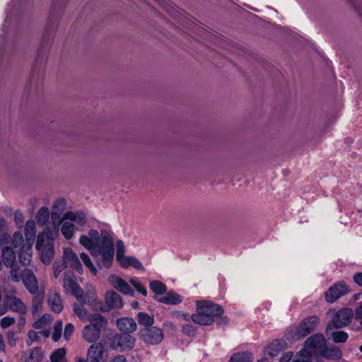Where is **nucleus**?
Listing matches in <instances>:
<instances>
[{"label":"nucleus","mask_w":362,"mask_h":362,"mask_svg":"<svg viewBox=\"0 0 362 362\" xmlns=\"http://www.w3.org/2000/svg\"><path fill=\"white\" fill-rule=\"evenodd\" d=\"M79 243L90 251L100 268L112 266L115 254L114 241L108 230L101 229L99 233L97 230L90 229L88 235H81Z\"/></svg>","instance_id":"nucleus-1"},{"label":"nucleus","mask_w":362,"mask_h":362,"mask_svg":"<svg viewBox=\"0 0 362 362\" xmlns=\"http://www.w3.org/2000/svg\"><path fill=\"white\" fill-rule=\"evenodd\" d=\"M197 313L192 315L194 322L201 325H211L215 322V317L221 315L223 308L210 301H197Z\"/></svg>","instance_id":"nucleus-2"},{"label":"nucleus","mask_w":362,"mask_h":362,"mask_svg":"<svg viewBox=\"0 0 362 362\" xmlns=\"http://www.w3.org/2000/svg\"><path fill=\"white\" fill-rule=\"evenodd\" d=\"M89 324L82 331L83 339L88 343H95L101 336L108 325L107 319L100 313L89 315Z\"/></svg>","instance_id":"nucleus-3"},{"label":"nucleus","mask_w":362,"mask_h":362,"mask_svg":"<svg viewBox=\"0 0 362 362\" xmlns=\"http://www.w3.org/2000/svg\"><path fill=\"white\" fill-rule=\"evenodd\" d=\"M319 325V318L316 315H310L304 318L300 323L288 330L287 339L298 341L313 333Z\"/></svg>","instance_id":"nucleus-4"},{"label":"nucleus","mask_w":362,"mask_h":362,"mask_svg":"<svg viewBox=\"0 0 362 362\" xmlns=\"http://www.w3.org/2000/svg\"><path fill=\"white\" fill-rule=\"evenodd\" d=\"M319 325V318L316 315H310L304 318L300 323L288 330L287 339L298 341L313 333Z\"/></svg>","instance_id":"nucleus-5"},{"label":"nucleus","mask_w":362,"mask_h":362,"mask_svg":"<svg viewBox=\"0 0 362 362\" xmlns=\"http://www.w3.org/2000/svg\"><path fill=\"white\" fill-rule=\"evenodd\" d=\"M150 289L154 293L153 299L166 305H177L181 302L180 296L173 291L167 293L166 285L158 280H153L149 283Z\"/></svg>","instance_id":"nucleus-6"},{"label":"nucleus","mask_w":362,"mask_h":362,"mask_svg":"<svg viewBox=\"0 0 362 362\" xmlns=\"http://www.w3.org/2000/svg\"><path fill=\"white\" fill-rule=\"evenodd\" d=\"M35 248L40 253L42 262L45 264H50L54 254L52 240L45 233H40L37 236Z\"/></svg>","instance_id":"nucleus-7"},{"label":"nucleus","mask_w":362,"mask_h":362,"mask_svg":"<svg viewBox=\"0 0 362 362\" xmlns=\"http://www.w3.org/2000/svg\"><path fill=\"white\" fill-rule=\"evenodd\" d=\"M354 317V312L349 308L338 310L333 319L327 326V332L332 329H339L349 325Z\"/></svg>","instance_id":"nucleus-8"},{"label":"nucleus","mask_w":362,"mask_h":362,"mask_svg":"<svg viewBox=\"0 0 362 362\" xmlns=\"http://www.w3.org/2000/svg\"><path fill=\"white\" fill-rule=\"evenodd\" d=\"M139 338L146 344L156 345L163 339V332L156 327H144L139 332Z\"/></svg>","instance_id":"nucleus-9"},{"label":"nucleus","mask_w":362,"mask_h":362,"mask_svg":"<svg viewBox=\"0 0 362 362\" xmlns=\"http://www.w3.org/2000/svg\"><path fill=\"white\" fill-rule=\"evenodd\" d=\"M63 287L66 293H71L76 299L81 298L83 289L78 284L77 279L72 272L65 273Z\"/></svg>","instance_id":"nucleus-10"},{"label":"nucleus","mask_w":362,"mask_h":362,"mask_svg":"<svg viewBox=\"0 0 362 362\" xmlns=\"http://www.w3.org/2000/svg\"><path fill=\"white\" fill-rule=\"evenodd\" d=\"M349 293V289L344 281H339L330 286L325 293L327 302L333 303L343 296Z\"/></svg>","instance_id":"nucleus-11"},{"label":"nucleus","mask_w":362,"mask_h":362,"mask_svg":"<svg viewBox=\"0 0 362 362\" xmlns=\"http://www.w3.org/2000/svg\"><path fill=\"white\" fill-rule=\"evenodd\" d=\"M13 293L5 294L4 296V305L8 308L12 312L18 313L21 315H24L27 313V307L23 301L17 298Z\"/></svg>","instance_id":"nucleus-12"},{"label":"nucleus","mask_w":362,"mask_h":362,"mask_svg":"<svg viewBox=\"0 0 362 362\" xmlns=\"http://www.w3.org/2000/svg\"><path fill=\"white\" fill-rule=\"evenodd\" d=\"M287 347V343L284 339H275L269 344L264 349V357L269 361L283 352Z\"/></svg>","instance_id":"nucleus-13"},{"label":"nucleus","mask_w":362,"mask_h":362,"mask_svg":"<svg viewBox=\"0 0 362 362\" xmlns=\"http://www.w3.org/2000/svg\"><path fill=\"white\" fill-rule=\"evenodd\" d=\"M305 346L308 349L313 351V355L320 356L322 350H325L326 346V339L322 334H315L308 337L305 342Z\"/></svg>","instance_id":"nucleus-14"},{"label":"nucleus","mask_w":362,"mask_h":362,"mask_svg":"<svg viewBox=\"0 0 362 362\" xmlns=\"http://www.w3.org/2000/svg\"><path fill=\"white\" fill-rule=\"evenodd\" d=\"M63 262L66 267H70L77 271L79 274L83 273V267L77 255L71 248H65L64 250Z\"/></svg>","instance_id":"nucleus-15"},{"label":"nucleus","mask_w":362,"mask_h":362,"mask_svg":"<svg viewBox=\"0 0 362 362\" xmlns=\"http://www.w3.org/2000/svg\"><path fill=\"white\" fill-rule=\"evenodd\" d=\"M113 341L122 349L131 350L135 346L136 339L130 333L122 332L115 335Z\"/></svg>","instance_id":"nucleus-16"},{"label":"nucleus","mask_w":362,"mask_h":362,"mask_svg":"<svg viewBox=\"0 0 362 362\" xmlns=\"http://www.w3.org/2000/svg\"><path fill=\"white\" fill-rule=\"evenodd\" d=\"M23 284L28 291L32 294L38 293L39 286L36 276L31 270L24 269L23 271Z\"/></svg>","instance_id":"nucleus-17"},{"label":"nucleus","mask_w":362,"mask_h":362,"mask_svg":"<svg viewBox=\"0 0 362 362\" xmlns=\"http://www.w3.org/2000/svg\"><path fill=\"white\" fill-rule=\"evenodd\" d=\"M81 304H88L90 305L93 310L106 312L107 310L105 305L101 301H98L97 297L94 293L84 294L83 291L81 293V298L77 299Z\"/></svg>","instance_id":"nucleus-18"},{"label":"nucleus","mask_w":362,"mask_h":362,"mask_svg":"<svg viewBox=\"0 0 362 362\" xmlns=\"http://www.w3.org/2000/svg\"><path fill=\"white\" fill-rule=\"evenodd\" d=\"M110 281L112 286L120 293L124 295H129L134 296V291L130 287V286L121 277L112 275L110 277Z\"/></svg>","instance_id":"nucleus-19"},{"label":"nucleus","mask_w":362,"mask_h":362,"mask_svg":"<svg viewBox=\"0 0 362 362\" xmlns=\"http://www.w3.org/2000/svg\"><path fill=\"white\" fill-rule=\"evenodd\" d=\"M105 351V346L101 343L92 344L87 352V360L88 362H100Z\"/></svg>","instance_id":"nucleus-20"},{"label":"nucleus","mask_w":362,"mask_h":362,"mask_svg":"<svg viewBox=\"0 0 362 362\" xmlns=\"http://www.w3.org/2000/svg\"><path fill=\"white\" fill-rule=\"evenodd\" d=\"M47 303L51 310L56 313H60L64 308L63 300L59 293L49 292Z\"/></svg>","instance_id":"nucleus-21"},{"label":"nucleus","mask_w":362,"mask_h":362,"mask_svg":"<svg viewBox=\"0 0 362 362\" xmlns=\"http://www.w3.org/2000/svg\"><path fill=\"white\" fill-rule=\"evenodd\" d=\"M105 302L107 308H121L123 305L121 296L114 291H109L105 293Z\"/></svg>","instance_id":"nucleus-22"},{"label":"nucleus","mask_w":362,"mask_h":362,"mask_svg":"<svg viewBox=\"0 0 362 362\" xmlns=\"http://www.w3.org/2000/svg\"><path fill=\"white\" fill-rule=\"evenodd\" d=\"M117 326L122 332L132 333L136 331L137 325L135 320L130 317H122L117 320Z\"/></svg>","instance_id":"nucleus-23"},{"label":"nucleus","mask_w":362,"mask_h":362,"mask_svg":"<svg viewBox=\"0 0 362 362\" xmlns=\"http://www.w3.org/2000/svg\"><path fill=\"white\" fill-rule=\"evenodd\" d=\"M32 243H26L23 244L18 253V259L23 266H28L30 264L32 259Z\"/></svg>","instance_id":"nucleus-24"},{"label":"nucleus","mask_w":362,"mask_h":362,"mask_svg":"<svg viewBox=\"0 0 362 362\" xmlns=\"http://www.w3.org/2000/svg\"><path fill=\"white\" fill-rule=\"evenodd\" d=\"M320 357L325 358L329 360L337 361L341 358L342 352L341 349L336 346L328 348L326 345L325 350H322Z\"/></svg>","instance_id":"nucleus-25"},{"label":"nucleus","mask_w":362,"mask_h":362,"mask_svg":"<svg viewBox=\"0 0 362 362\" xmlns=\"http://www.w3.org/2000/svg\"><path fill=\"white\" fill-rule=\"evenodd\" d=\"M2 262L4 264L8 267L14 266L16 263V254L11 247H5L1 252Z\"/></svg>","instance_id":"nucleus-26"},{"label":"nucleus","mask_w":362,"mask_h":362,"mask_svg":"<svg viewBox=\"0 0 362 362\" xmlns=\"http://www.w3.org/2000/svg\"><path fill=\"white\" fill-rule=\"evenodd\" d=\"M118 262L123 268L132 267L139 270H144L143 264L134 256L124 257Z\"/></svg>","instance_id":"nucleus-27"},{"label":"nucleus","mask_w":362,"mask_h":362,"mask_svg":"<svg viewBox=\"0 0 362 362\" xmlns=\"http://www.w3.org/2000/svg\"><path fill=\"white\" fill-rule=\"evenodd\" d=\"M63 218L64 219L74 221L80 226L85 225L87 221L86 216L82 211H77V212L69 211L64 214Z\"/></svg>","instance_id":"nucleus-28"},{"label":"nucleus","mask_w":362,"mask_h":362,"mask_svg":"<svg viewBox=\"0 0 362 362\" xmlns=\"http://www.w3.org/2000/svg\"><path fill=\"white\" fill-rule=\"evenodd\" d=\"M25 235L26 238V243L33 244L36 236V224L35 222L32 219L28 220L25 223Z\"/></svg>","instance_id":"nucleus-29"},{"label":"nucleus","mask_w":362,"mask_h":362,"mask_svg":"<svg viewBox=\"0 0 362 362\" xmlns=\"http://www.w3.org/2000/svg\"><path fill=\"white\" fill-rule=\"evenodd\" d=\"M325 333L327 337L335 343H344L349 338V334L344 331H334V329H332L327 332L326 329Z\"/></svg>","instance_id":"nucleus-30"},{"label":"nucleus","mask_w":362,"mask_h":362,"mask_svg":"<svg viewBox=\"0 0 362 362\" xmlns=\"http://www.w3.org/2000/svg\"><path fill=\"white\" fill-rule=\"evenodd\" d=\"M32 300V314L33 316L39 315L42 311L44 294L38 293L33 294Z\"/></svg>","instance_id":"nucleus-31"},{"label":"nucleus","mask_w":362,"mask_h":362,"mask_svg":"<svg viewBox=\"0 0 362 362\" xmlns=\"http://www.w3.org/2000/svg\"><path fill=\"white\" fill-rule=\"evenodd\" d=\"M254 356L250 351H242L234 354L230 358L229 362H252Z\"/></svg>","instance_id":"nucleus-32"},{"label":"nucleus","mask_w":362,"mask_h":362,"mask_svg":"<svg viewBox=\"0 0 362 362\" xmlns=\"http://www.w3.org/2000/svg\"><path fill=\"white\" fill-rule=\"evenodd\" d=\"M138 323L144 327H151L154 324V316L144 312H139L136 315Z\"/></svg>","instance_id":"nucleus-33"},{"label":"nucleus","mask_w":362,"mask_h":362,"mask_svg":"<svg viewBox=\"0 0 362 362\" xmlns=\"http://www.w3.org/2000/svg\"><path fill=\"white\" fill-rule=\"evenodd\" d=\"M299 356L302 361L306 362H325L324 359L320 356L313 355V354L308 349H303L299 351Z\"/></svg>","instance_id":"nucleus-34"},{"label":"nucleus","mask_w":362,"mask_h":362,"mask_svg":"<svg viewBox=\"0 0 362 362\" xmlns=\"http://www.w3.org/2000/svg\"><path fill=\"white\" fill-rule=\"evenodd\" d=\"M58 20L53 19L52 13L49 15L48 22L47 23L45 31L42 37L43 43L45 42L47 38L49 37L52 33L55 30Z\"/></svg>","instance_id":"nucleus-35"},{"label":"nucleus","mask_w":362,"mask_h":362,"mask_svg":"<svg viewBox=\"0 0 362 362\" xmlns=\"http://www.w3.org/2000/svg\"><path fill=\"white\" fill-rule=\"evenodd\" d=\"M44 357V353L42 348L35 347L30 353V355L24 362H40Z\"/></svg>","instance_id":"nucleus-36"},{"label":"nucleus","mask_w":362,"mask_h":362,"mask_svg":"<svg viewBox=\"0 0 362 362\" xmlns=\"http://www.w3.org/2000/svg\"><path fill=\"white\" fill-rule=\"evenodd\" d=\"M75 226L72 222L65 221L62 223L61 232L66 240H70L74 235Z\"/></svg>","instance_id":"nucleus-37"},{"label":"nucleus","mask_w":362,"mask_h":362,"mask_svg":"<svg viewBox=\"0 0 362 362\" xmlns=\"http://www.w3.org/2000/svg\"><path fill=\"white\" fill-rule=\"evenodd\" d=\"M49 218V211L46 206H42L37 214L36 220L40 226L45 225Z\"/></svg>","instance_id":"nucleus-38"},{"label":"nucleus","mask_w":362,"mask_h":362,"mask_svg":"<svg viewBox=\"0 0 362 362\" xmlns=\"http://www.w3.org/2000/svg\"><path fill=\"white\" fill-rule=\"evenodd\" d=\"M6 227V221L4 218L0 219V246L7 244L10 240V235L5 230Z\"/></svg>","instance_id":"nucleus-39"},{"label":"nucleus","mask_w":362,"mask_h":362,"mask_svg":"<svg viewBox=\"0 0 362 362\" xmlns=\"http://www.w3.org/2000/svg\"><path fill=\"white\" fill-rule=\"evenodd\" d=\"M66 349L59 348L56 349L50 356L51 362H64Z\"/></svg>","instance_id":"nucleus-40"},{"label":"nucleus","mask_w":362,"mask_h":362,"mask_svg":"<svg viewBox=\"0 0 362 362\" xmlns=\"http://www.w3.org/2000/svg\"><path fill=\"white\" fill-rule=\"evenodd\" d=\"M83 304L78 305L77 303L73 304V310L74 314L81 320H84L86 318L88 319L89 315H88V311L83 307Z\"/></svg>","instance_id":"nucleus-41"},{"label":"nucleus","mask_w":362,"mask_h":362,"mask_svg":"<svg viewBox=\"0 0 362 362\" xmlns=\"http://www.w3.org/2000/svg\"><path fill=\"white\" fill-rule=\"evenodd\" d=\"M80 257L85 264V266L91 272V273L94 275L97 274V269L93 262L90 260L89 256L85 252H82L80 254Z\"/></svg>","instance_id":"nucleus-42"},{"label":"nucleus","mask_w":362,"mask_h":362,"mask_svg":"<svg viewBox=\"0 0 362 362\" xmlns=\"http://www.w3.org/2000/svg\"><path fill=\"white\" fill-rule=\"evenodd\" d=\"M62 322L59 320L56 322L54 327L52 339L54 341H58L62 336Z\"/></svg>","instance_id":"nucleus-43"},{"label":"nucleus","mask_w":362,"mask_h":362,"mask_svg":"<svg viewBox=\"0 0 362 362\" xmlns=\"http://www.w3.org/2000/svg\"><path fill=\"white\" fill-rule=\"evenodd\" d=\"M11 268V278L15 282H18L23 279V272L21 273L18 268L15 265L9 267Z\"/></svg>","instance_id":"nucleus-44"},{"label":"nucleus","mask_w":362,"mask_h":362,"mask_svg":"<svg viewBox=\"0 0 362 362\" xmlns=\"http://www.w3.org/2000/svg\"><path fill=\"white\" fill-rule=\"evenodd\" d=\"M23 237L21 232L16 231L13 233V239H12V245L13 247H18V246L23 245Z\"/></svg>","instance_id":"nucleus-45"},{"label":"nucleus","mask_w":362,"mask_h":362,"mask_svg":"<svg viewBox=\"0 0 362 362\" xmlns=\"http://www.w3.org/2000/svg\"><path fill=\"white\" fill-rule=\"evenodd\" d=\"M116 246H117L116 257H117V260L119 261L121 259H122L123 257H125L124 256L125 249H124V245L123 241L121 240H117V243H116Z\"/></svg>","instance_id":"nucleus-46"},{"label":"nucleus","mask_w":362,"mask_h":362,"mask_svg":"<svg viewBox=\"0 0 362 362\" xmlns=\"http://www.w3.org/2000/svg\"><path fill=\"white\" fill-rule=\"evenodd\" d=\"M354 318L360 322V326L357 327L356 330L358 331L362 329V301L359 303L355 309Z\"/></svg>","instance_id":"nucleus-47"},{"label":"nucleus","mask_w":362,"mask_h":362,"mask_svg":"<svg viewBox=\"0 0 362 362\" xmlns=\"http://www.w3.org/2000/svg\"><path fill=\"white\" fill-rule=\"evenodd\" d=\"M130 283L138 292L141 293L144 296H147V290L146 287L143 286L138 280L132 279H131Z\"/></svg>","instance_id":"nucleus-48"},{"label":"nucleus","mask_w":362,"mask_h":362,"mask_svg":"<svg viewBox=\"0 0 362 362\" xmlns=\"http://www.w3.org/2000/svg\"><path fill=\"white\" fill-rule=\"evenodd\" d=\"M66 264L64 262L57 263L55 262L53 264V274L55 279H57L60 274V273L66 269Z\"/></svg>","instance_id":"nucleus-49"},{"label":"nucleus","mask_w":362,"mask_h":362,"mask_svg":"<svg viewBox=\"0 0 362 362\" xmlns=\"http://www.w3.org/2000/svg\"><path fill=\"white\" fill-rule=\"evenodd\" d=\"M66 206V202L64 199H57L54 204V210L55 211L62 212L65 209Z\"/></svg>","instance_id":"nucleus-50"},{"label":"nucleus","mask_w":362,"mask_h":362,"mask_svg":"<svg viewBox=\"0 0 362 362\" xmlns=\"http://www.w3.org/2000/svg\"><path fill=\"white\" fill-rule=\"evenodd\" d=\"M16 322V320L14 317H4L0 320V326L2 329H6L12 325H13Z\"/></svg>","instance_id":"nucleus-51"},{"label":"nucleus","mask_w":362,"mask_h":362,"mask_svg":"<svg viewBox=\"0 0 362 362\" xmlns=\"http://www.w3.org/2000/svg\"><path fill=\"white\" fill-rule=\"evenodd\" d=\"M62 212L53 211L51 214V220L53 225L57 227L62 223Z\"/></svg>","instance_id":"nucleus-52"},{"label":"nucleus","mask_w":362,"mask_h":362,"mask_svg":"<svg viewBox=\"0 0 362 362\" xmlns=\"http://www.w3.org/2000/svg\"><path fill=\"white\" fill-rule=\"evenodd\" d=\"M8 343L11 346H15L17 341V332L14 331H9L7 332Z\"/></svg>","instance_id":"nucleus-53"},{"label":"nucleus","mask_w":362,"mask_h":362,"mask_svg":"<svg viewBox=\"0 0 362 362\" xmlns=\"http://www.w3.org/2000/svg\"><path fill=\"white\" fill-rule=\"evenodd\" d=\"M74 330V327L71 323H67L65 325L64 331V337L66 340H69L70 337L72 335Z\"/></svg>","instance_id":"nucleus-54"},{"label":"nucleus","mask_w":362,"mask_h":362,"mask_svg":"<svg viewBox=\"0 0 362 362\" xmlns=\"http://www.w3.org/2000/svg\"><path fill=\"white\" fill-rule=\"evenodd\" d=\"M352 4L354 8L362 18V0H349Z\"/></svg>","instance_id":"nucleus-55"},{"label":"nucleus","mask_w":362,"mask_h":362,"mask_svg":"<svg viewBox=\"0 0 362 362\" xmlns=\"http://www.w3.org/2000/svg\"><path fill=\"white\" fill-rule=\"evenodd\" d=\"M182 332L188 336H194L196 334V329L190 325H183Z\"/></svg>","instance_id":"nucleus-56"},{"label":"nucleus","mask_w":362,"mask_h":362,"mask_svg":"<svg viewBox=\"0 0 362 362\" xmlns=\"http://www.w3.org/2000/svg\"><path fill=\"white\" fill-rule=\"evenodd\" d=\"M14 220H15V222L18 225V226H21L23 223L24 222V216H23V213L19 211V210H17L15 211L14 213Z\"/></svg>","instance_id":"nucleus-57"},{"label":"nucleus","mask_w":362,"mask_h":362,"mask_svg":"<svg viewBox=\"0 0 362 362\" xmlns=\"http://www.w3.org/2000/svg\"><path fill=\"white\" fill-rule=\"evenodd\" d=\"M216 320L215 322H216L217 325L222 326V325H227L229 323V318L227 316L219 315L218 317H216Z\"/></svg>","instance_id":"nucleus-58"},{"label":"nucleus","mask_w":362,"mask_h":362,"mask_svg":"<svg viewBox=\"0 0 362 362\" xmlns=\"http://www.w3.org/2000/svg\"><path fill=\"white\" fill-rule=\"evenodd\" d=\"M354 282L358 286L362 287V272H356L353 276Z\"/></svg>","instance_id":"nucleus-59"},{"label":"nucleus","mask_w":362,"mask_h":362,"mask_svg":"<svg viewBox=\"0 0 362 362\" xmlns=\"http://www.w3.org/2000/svg\"><path fill=\"white\" fill-rule=\"evenodd\" d=\"M293 356V352L288 351L284 354L280 358L279 362H290Z\"/></svg>","instance_id":"nucleus-60"},{"label":"nucleus","mask_w":362,"mask_h":362,"mask_svg":"<svg viewBox=\"0 0 362 362\" xmlns=\"http://www.w3.org/2000/svg\"><path fill=\"white\" fill-rule=\"evenodd\" d=\"M45 318L46 316L43 315L38 321L35 322L33 325V327L35 329H40L42 327L43 325L45 324Z\"/></svg>","instance_id":"nucleus-61"},{"label":"nucleus","mask_w":362,"mask_h":362,"mask_svg":"<svg viewBox=\"0 0 362 362\" xmlns=\"http://www.w3.org/2000/svg\"><path fill=\"white\" fill-rule=\"evenodd\" d=\"M28 336L32 341H37L39 339L38 333L33 330H30Z\"/></svg>","instance_id":"nucleus-62"},{"label":"nucleus","mask_w":362,"mask_h":362,"mask_svg":"<svg viewBox=\"0 0 362 362\" xmlns=\"http://www.w3.org/2000/svg\"><path fill=\"white\" fill-rule=\"evenodd\" d=\"M111 362H127V359L123 355H117L112 358Z\"/></svg>","instance_id":"nucleus-63"},{"label":"nucleus","mask_w":362,"mask_h":362,"mask_svg":"<svg viewBox=\"0 0 362 362\" xmlns=\"http://www.w3.org/2000/svg\"><path fill=\"white\" fill-rule=\"evenodd\" d=\"M292 362H306V361H302L298 352L296 356V358H294Z\"/></svg>","instance_id":"nucleus-64"}]
</instances>
